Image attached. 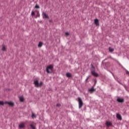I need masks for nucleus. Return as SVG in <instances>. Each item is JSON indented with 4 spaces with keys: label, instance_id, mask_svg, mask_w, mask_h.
Returning a JSON list of instances; mask_svg holds the SVG:
<instances>
[{
    "label": "nucleus",
    "instance_id": "1",
    "mask_svg": "<svg viewBox=\"0 0 129 129\" xmlns=\"http://www.w3.org/2000/svg\"><path fill=\"white\" fill-rule=\"evenodd\" d=\"M53 66L52 64H50L46 67V72L48 74L53 73Z\"/></svg>",
    "mask_w": 129,
    "mask_h": 129
},
{
    "label": "nucleus",
    "instance_id": "2",
    "mask_svg": "<svg viewBox=\"0 0 129 129\" xmlns=\"http://www.w3.org/2000/svg\"><path fill=\"white\" fill-rule=\"evenodd\" d=\"M34 84L35 87H41V86L43 85V82H41L40 83H39V81L36 80L34 81Z\"/></svg>",
    "mask_w": 129,
    "mask_h": 129
},
{
    "label": "nucleus",
    "instance_id": "3",
    "mask_svg": "<svg viewBox=\"0 0 129 129\" xmlns=\"http://www.w3.org/2000/svg\"><path fill=\"white\" fill-rule=\"evenodd\" d=\"M78 101L79 102V108L80 109V108H82L83 106V101H82V99L80 97L78 98Z\"/></svg>",
    "mask_w": 129,
    "mask_h": 129
},
{
    "label": "nucleus",
    "instance_id": "4",
    "mask_svg": "<svg viewBox=\"0 0 129 129\" xmlns=\"http://www.w3.org/2000/svg\"><path fill=\"white\" fill-rule=\"evenodd\" d=\"M96 89H94V87H92L91 88L89 89L88 91L90 93H93L94 91H96Z\"/></svg>",
    "mask_w": 129,
    "mask_h": 129
},
{
    "label": "nucleus",
    "instance_id": "5",
    "mask_svg": "<svg viewBox=\"0 0 129 129\" xmlns=\"http://www.w3.org/2000/svg\"><path fill=\"white\" fill-rule=\"evenodd\" d=\"M117 101L120 103L124 102V99L122 98L118 97L117 99Z\"/></svg>",
    "mask_w": 129,
    "mask_h": 129
},
{
    "label": "nucleus",
    "instance_id": "6",
    "mask_svg": "<svg viewBox=\"0 0 129 129\" xmlns=\"http://www.w3.org/2000/svg\"><path fill=\"white\" fill-rule=\"evenodd\" d=\"M116 117L119 120H121L122 119V117H121V115L120 114L116 113Z\"/></svg>",
    "mask_w": 129,
    "mask_h": 129
},
{
    "label": "nucleus",
    "instance_id": "7",
    "mask_svg": "<svg viewBox=\"0 0 129 129\" xmlns=\"http://www.w3.org/2000/svg\"><path fill=\"white\" fill-rule=\"evenodd\" d=\"M5 104H9L11 106H14L15 104L13 102H5Z\"/></svg>",
    "mask_w": 129,
    "mask_h": 129
},
{
    "label": "nucleus",
    "instance_id": "8",
    "mask_svg": "<svg viewBox=\"0 0 129 129\" xmlns=\"http://www.w3.org/2000/svg\"><path fill=\"white\" fill-rule=\"evenodd\" d=\"M42 15H43V18H45V19H49V16H48L46 13L42 12Z\"/></svg>",
    "mask_w": 129,
    "mask_h": 129
},
{
    "label": "nucleus",
    "instance_id": "9",
    "mask_svg": "<svg viewBox=\"0 0 129 129\" xmlns=\"http://www.w3.org/2000/svg\"><path fill=\"white\" fill-rule=\"evenodd\" d=\"M91 74L95 77H98V74L96 73V72H95L94 71H92Z\"/></svg>",
    "mask_w": 129,
    "mask_h": 129
},
{
    "label": "nucleus",
    "instance_id": "10",
    "mask_svg": "<svg viewBox=\"0 0 129 129\" xmlns=\"http://www.w3.org/2000/svg\"><path fill=\"white\" fill-rule=\"evenodd\" d=\"M19 98L21 102H24V101H25V98H24L23 96H19Z\"/></svg>",
    "mask_w": 129,
    "mask_h": 129
},
{
    "label": "nucleus",
    "instance_id": "11",
    "mask_svg": "<svg viewBox=\"0 0 129 129\" xmlns=\"http://www.w3.org/2000/svg\"><path fill=\"white\" fill-rule=\"evenodd\" d=\"M106 125L107 126H110L111 124H112V122L111 121H107L105 123Z\"/></svg>",
    "mask_w": 129,
    "mask_h": 129
},
{
    "label": "nucleus",
    "instance_id": "12",
    "mask_svg": "<svg viewBox=\"0 0 129 129\" xmlns=\"http://www.w3.org/2000/svg\"><path fill=\"white\" fill-rule=\"evenodd\" d=\"M19 126L20 128H24V127H25V123H21V124H19Z\"/></svg>",
    "mask_w": 129,
    "mask_h": 129
},
{
    "label": "nucleus",
    "instance_id": "13",
    "mask_svg": "<svg viewBox=\"0 0 129 129\" xmlns=\"http://www.w3.org/2000/svg\"><path fill=\"white\" fill-rule=\"evenodd\" d=\"M7 46L5 45H2V51H7Z\"/></svg>",
    "mask_w": 129,
    "mask_h": 129
},
{
    "label": "nucleus",
    "instance_id": "14",
    "mask_svg": "<svg viewBox=\"0 0 129 129\" xmlns=\"http://www.w3.org/2000/svg\"><path fill=\"white\" fill-rule=\"evenodd\" d=\"M94 24H96V26H98V25H99L98 19H96L94 20Z\"/></svg>",
    "mask_w": 129,
    "mask_h": 129
},
{
    "label": "nucleus",
    "instance_id": "15",
    "mask_svg": "<svg viewBox=\"0 0 129 129\" xmlns=\"http://www.w3.org/2000/svg\"><path fill=\"white\" fill-rule=\"evenodd\" d=\"M66 76L68 78H70V77H72V75L71 73H68L66 74Z\"/></svg>",
    "mask_w": 129,
    "mask_h": 129
},
{
    "label": "nucleus",
    "instance_id": "16",
    "mask_svg": "<svg viewBox=\"0 0 129 129\" xmlns=\"http://www.w3.org/2000/svg\"><path fill=\"white\" fill-rule=\"evenodd\" d=\"M42 46H43V42L40 41L38 43V47H39V48H41V47H42Z\"/></svg>",
    "mask_w": 129,
    "mask_h": 129
},
{
    "label": "nucleus",
    "instance_id": "17",
    "mask_svg": "<svg viewBox=\"0 0 129 129\" xmlns=\"http://www.w3.org/2000/svg\"><path fill=\"white\" fill-rule=\"evenodd\" d=\"M6 104V102H4L3 101H0V105H4Z\"/></svg>",
    "mask_w": 129,
    "mask_h": 129
},
{
    "label": "nucleus",
    "instance_id": "18",
    "mask_svg": "<svg viewBox=\"0 0 129 129\" xmlns=\"http://www.w3.org/2000/svg\"><path fill=\"white\" fill-rule=\"evenodd\" d=\"M109 52H113L114 51V49L112 48L111 47H109Z\"/></svg>",
    "mask_w": 129,
    "mask_h": 129
},
{
    "label": "nucleus",
    "instance_id": "19",
    "mask_svg": "<svg viewBox=\"0 0 129 129\" xmlns=\"http://www.w3.org/2000/svg\"><path fill=\"white\" fill-rule=\"evenodd\" d=\"M39 17H40V13H39V11H37L36 18H38Z\"/></svg>",
    "mask_w": 129,
    "mask_h": 129
},
{
    "label": "nucleus",
    "instance_id": "20",
    "mask_svg": "<svg viewBox=\"0 0 129 129\" xmlns=\"http://www.w3.org/2000/svg\"><path fill=\"white\" fill-rule=\"evenodd\" d=\"M31 117H32V118H35V117H36V115H35V114L33 113Z\"/></svg>",
    "mask_w": 129,
    "mask_h": 129
},
{
    "label": "nucleus",
    "instance_id": "21",
    "mask_svg": "<svg viewBox=\"0 0 129 129\" xmlns=\"http://www.w3.org/2000/svg\"><path fill=\"white\" fill-rule=\"evenodd\" d=\"M30 126L32 129H36V127H35V126H34L33 124H30Z\"/></svg>",
    "mask_w": 129,
    "mask_h": 129
},
{
    "label": "nucleus",
    "instance_id": "22",
    "mask_svg": "<svg viewBox=\"0 0 129 129\" xmlns=\"http://www.w3.org/2000/svg\"><path fill=\"white\" fill-rule=\"evenodd\" d=\"M35 9H40V6H39V5H36L35 6Z\"/></svg>",
    "mask_w": 129,
    "mask_h": 129
},
{
    "label": "nucleus",
    "instance_id": "23",
    "mask_svg": "<svg viewBox=\"0 0 129 129\" xmlns=\"http://www.w3.org/2000/svg\"><path fill=\"white\" fill-rule=\"evenodd\" d=\"M35 15V12L34 11L31 12V16H34Z\"/></svg>",
    "mask_w": 129,
    "mask_h": 129
},
{
    "label": "nucleus",
    "instance_id": "24",
    "mask_svg": "<svg viewBox=\"0 0 129 129\" xmlns=\"http://www.w3.org/2000/svg\"><path fill=\"white\" fill-rule=\"evenodd\" d=\"M65 35H66V36H69L70 35L69 32H66Z\"/></svg>",
    "mask_w": 129,
    "mask_h": 129
},
{
    "label": "nucleus",
    "instance_id": "25",
    "mask_svg": "<svg viewBox=\"0 0 129 129\" xmlns=\"http://www.w3.org/2000/svg\"><path fill=\"white\" fill-rule=\"evenodd\" d=\"M61 106V105L60 104H56V106H57V107H59V106Z\"/></svg>",
    "mask_w": 129,
    "mask_h": 129
},
{
    "label": "nucleus",
    "instance_id": "26",
    "mask_svg": "<svg viewBox=\"0 0 129 129\" xmlns=\"http://www.w3.org/2000/svg\"><path fill=\"white\" fill-rule=\"evenodd\" d=\"M117 82H118V83H119V84H121V85H122V84H121V83H120V82L117 81Z\"/></svg>",
    "mask_w": 129,
    "mask_h": 129
},
{
    "label": "nucleus",
    "instance_id": "27",
    "mask_svg": "<svg viewBox=\"0 0 129 129\" xmlns=\"http://www.w3.org/2000/svg\"><path fill=\"white\" fill-rule=\"evenodd\" d=\"M126 74H129V72L127 71L126 72Z\"/></svg>",
    "mask_w": 129,
    "mask_h": 129
},
{
    "label": "nucleus",
    "instance_id": "28",
    "mask_svg": "<svg viewBox=\"0 0 129 129\" xmlns=\"http://www.w3.org/2000/svg\"><path fill=\"white\" fill-rule=\"evenodd\" d=\"M88 78H89V77L87 78V79H86V81H87V80H88Z\"/></svg>",
    "mask_w": 129,
    "mask_h": 129
},
{
    "label": "nucleus",
    "instance_id": "29",
    "mask_svg": "<svg viewBox=\"0 0 129 129\" xmlns=\"http://www.w3.org/2000/svg\"><path fill=\"white\" fill-rule=\"evenodd\" d=\"M105 60H106V59H105L104 60L105 61Z\"/></svg>",
    "mask_w": 129,
    "mask_h": 129
},
{
    "label": "nucleus",
    "instance_id": "30",
    "mask_svg": "<svg viewBox=\"0 0 129 129\" xmlns=\"http://www.w3.org/2000/svg\"><path fill=\"white\" fill-rule=\"evenodd\" d=\"M49 22H51V20H49Z\"/></svg>",
    "mask_w": 129,
    "mask_h": 129
}]
</instances>
